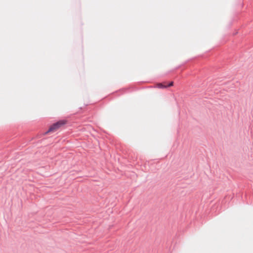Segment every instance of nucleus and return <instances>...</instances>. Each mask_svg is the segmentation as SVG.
<instances>
[{
    "instance_id": "1",
    "label": "nucleus",
    "mask_w": 253,
    "mask_h": 253,
    "mask_svg": "<svg viewBox=\"0 0 253 253\" xmlns=\"http://www.w3.org/2000/svg\"><path fill=\"white\" fill-rule=\"evenodd\" d=\"M67 123V121L65 120H60L57 123L53 124L49 128L48 130L46 131L45 134H47L49 132H53L56 131L60 127L64 126Z\"/></svg>"
},
{
    "instance_id": "2",
    "label": "nucleus",
    "mask_w": 253,
    "mask_h": 253,
    "mask_svg": "<svg viewBox=\"0 0 253 253\" xmlns=\"http://www.w3.org/2000/svg\"><path fill=\"white\" fill-rule=\"evenodd\" d=\"M166 83L162 84V83H159L156 84V86L158 88H164L167 87V86L166 84H165Z\"/></svg>"
},
{
    "instance_id": "3",
    "label": "nucleus",
    "mask_w": 253,
    "mask_h": 253,
    "mask_svg": "<svg viewBox=\"0 0 253 253\" xmlns=\"http://www.w3.org/2000/svg\"><path fill=\"white\" fill-rule=\"evenodd\" d=\"M173 84V82H170V83L169 84L167 85V87H169V86H172Z\"/></svg>"
}]
</instances>
